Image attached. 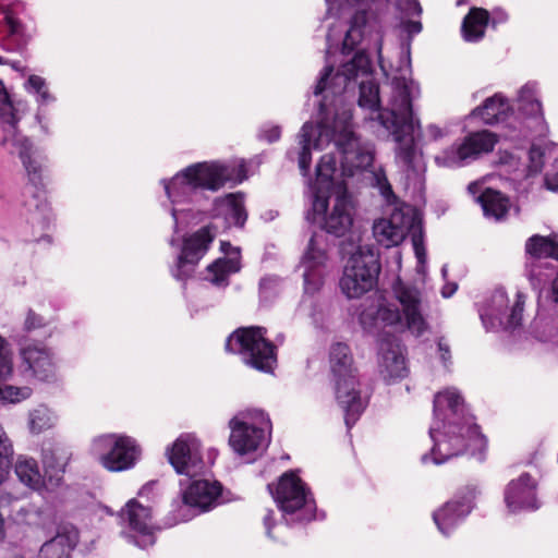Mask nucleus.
Segmentation results:
<instances>
[{
    "label": "nucleus",
    "instance_id": "f257e3e1",
    "mask_svg": "<svg viewBox=\"0 0 558 558\" xmlns=\"http://www.w3.org/2000/svg\"><path fill=\"white\" fill-rule=\"evenodd\" d=\"M328 14L338 15L345 8H355L350 26L342 41L341 53L356 52L333 71L327 63L314 95H322L319 120L305 122L298 134V147L287 151L291 160H298L301 173L308 174L312 149L323 150L333 145V151L322 156L316 167V178L310 182L313 210L325 214L324 230L335 236H343L353 225V206L347 190L339 186L332 208L327 211L328 196L333 186V175L340 163L341 174L351 177L356 170L366 169L374 160V146L362 141L354 132L352 110L345 104L348 95L359 87L357 105L369 112V120L377 121L397 143L396 159L408 173L424 169L417 148L415 131L420 128L413 114V101L420 97L418 84L412 78L410 43H402L399 65L387 76L380 88L373 78L368 51L377 53L379 65L385 70L381 56L383 37L380 20L388 10V2H326ZM332 29L327 34V62L333 44Z\"/></svg>",
    "mask_w": 558,
    "mask_h": 558
},
{
    "label": "nucleus",
    "instance_id": "f03ea898",
    "mask_svg": "<svg viewBox=\"0 0 558 558\" xmlns=\"http://www.w3.org/2000/svg\"><path fill=\"white\" fill-rule=\"evenodd\" d=\"M429 436L433 447L429 454L422 456L423 463L430 460L441 464L465 452L475 456L486 447L485 437L474 417L466 412L464 400L456 388H446L435 395Z\"/></svg>",
    "mask_w": 558,
    "mask_h": 558
},
{
    "label": "nucleus",
    "instance_id": "7ed1b4c3",
    "mask_svg": "<svg viewBox=\"0 0 558 558\" xmlns=\"http://www.w3.org/2000/svg\"><path fill=\"white\" fill-rule=\"evenodd\" d=\"M245 178L243 165L204 161L184 168L170 180H162L166 195L171 204L170 213L174 230L177 231L180 225L187 223V216L192 211L190 205L202 198L203 191L216 192L227 183H241Z\"/></svg>",
    "mask_w": 558,
    "mask_h": 558
},
{
    "label": "nucleus",
    "instance_id": "20e7f679",
    "mask_svg": "<svg viewBox=\"0 0 558 558\" xmlns=\"http://www.w3.org/2000/svg\"><path fill=\"white\" fill-rule=\"evenodd\" d=\"M392 292L398 305L381 294H376L362 305L360 324L363 329L374 332L381 326H395L407 329L416 337L422 336L428 325L424 316L425 303L421 290L398 279L392 286Z\"/></svg>",
    "mask_w": 558,
    "mask_h": 558
},
{
    "label": "nucleus",
    "instance_id": "39448f33",
    "mask_svg": "<svg viewBox=\"0 0 558 558\" xmlns=\"http://www.w3.org/2000/svg\"><path fill=\"white\" fill-rule=\"evenodd\" d=\"M374 186L388 206H393L389 217L377 219L373 223V235L375 240L385 247L400 244L407 233L412 230V243L417 258V271L424 272L426 263V251L423 245V236L418 230V217L415 209L407 204L399 203L386 174L379 170L373 173Z\"/></svg>",
    "mask_w": 558,
    "mask_h": 558
},
{
    "label": "nucleus",
    "instance_id": "423d86ee",
    "mask_svg": "<svg viewBox=\"0 0 558 558\" xmlns=\"http://www.w3.org/2000/svg\"><path fill=\"white\" fill-rule=\"evenodd\" d=\"M25 104L13 102L0 81V125L3 132L1 145L12 155H17L31 184L44 186L48 158L19 130Z\"/></svg>",
    "mask_w": 558,
    "mask_h": 558
},
{
    "label": "nucleus",
    "instance_id": "0eeeda50",
    "mask_svg": "<svg viewBox=\"0 0 558 558\" xmlns=\"http://www.w3.org/2000/svg\"><path fill=\"white\" fill-rule=\"evenodd\" d=\"M282 519L287 524L305 523L315 519L316 502L306 484L294 471L286 472L277 485H268Z\"/></svg>",
    "mask_w": 558,
    "mask_h": 558
},
{
    "label": "nucleus",
    "instance_id": "6e6552de",
    "mask_svg": "<svg viewBox=\"0 0 558 558\" xmlns=\"http://www.w3.org/2000/svg\"><path fill=\"white\" fill-rule=\"evenodd\" d=\"M229 427V445L239 456H247L266 448L269 444L271 422L259 409H246L234 415Z\"/></svg>",
    "mask_w": 558,
    "mask_h": 558
},
{
    "label": "nucleus",
    "instance_id": "1a4fd4ad",
    "mask_svg": "<svg viewBox=\"0 0 558 558\" xmlns=\"http://www.w3.org/2000/svg\"><path fill=\"white\" fill-rule=\"evenodd\" d=\"M265 335L266 329L263 327L239 328L228 337L226 349L240 354L247 365L262 372H271L277 362L276 348Z\"/></svg>",
    "mask_w": 558,
    "mask_h": 558
},
{
    "label": "nucleus",
    "instance_id": "9d476101",
    "mask_svg": "<svg viewBox=\"0 0 558 558\" xmlns=\"http://www.w3.org/2000/svg\"><path fill=\"white\" fill-rule=\"evenodd\" d=\"M380 271L378 254L371 245H360L348 259L340 289L349 299H357L374 288Z\"/></svg>",
    "mask_w": 558,
    "mask_h": 558
},
{
    "label": "nucleus",
    "instance_id": "9b49d317",
    "mask_svg": "<svg viewBox=\"0 0 558 558\" xmlns=\"http://www.w3.org/2000/svg\"><path fill=\"white\" fill-rule=\"evenodd\" d=\"M92 450L100 465L114 473L132 470L142 456L137 441L122 434H105L96 437L93 440Z\"/></svg>",
    "mask_w": 558,
    "mask_h": 558
},
{
    "label": "nucleus",
    "instance_id": "f8f14e48",
    "mask_svg": "<svg viewBox=\"0 0 558 558\" xmlns=\"http://www.w3.org/2000/svg\"><path fill=\"white\" fill-rule=\"evenodd\" d=\"M525 294L517 291L511 301L504 289H496L480 312L487 330L515 331L521 326Z\"/></svg>",
    "mask_w": 558,
    "mask_h": 558
},
{
    "label": "nucleus",
    "instance_id": "ddd939ff",
    "mask_svg": "<svg viewBox=\"0 0 558 558\" xmlns=\"http://www.w3.org/2000/svg\"><path fill=\"white\" fill-rule=\"evenodd\" d=\"M166 457L178 474L190 478L203 474L213 462L210 456L204 460L202 442L193 433L181 434L166 448Z\"/></svg>",
    "mask_w": 558,
    "mask_h": 558
},
{
    "label": "nucleus",
    "instance_id": "4468645a",
    "mask_svg": "<svg viewBox=\"0 0 558 558\" xmlns=\"http://www.w3.org/2000/svg\"><path fill=\"white\" fill-rule=\"evenodd\" d=\"M220 493L221 486L216 481L193 480L183 490L182 499L172 502L173 523L189 521L195 514L194 510H209L218 500Z\"/></svg>",
    "mask_w": 558,
    "mask_h": 558
},
{
    "label": "nucleus",
    "instance_id": "2eb2a0df",
    "mask_svg": "<svg viewBox=\"0 0 558 558\" xmlns=\"http://www.w3.org/2000/svg\"><path fill=\"white\" fill-rule=\"evenodd\" d=\"M497 143V136L489 131L469 134L460 143H454L435 157L438 166L459 168L476 160L481 155L492 151Z\"/></svg>",
    "mask_w": 558,
    "mask_h": 558
},
{
    "label": "nucleus",
    "instance_id": "dca6fc26",
    "mask_svg": "<svg viewBox=\"0 0 558 558\" xmlns=\"http://www.w3.org/2000/svg\"><path fill=\"white\" fill-rule=\"evenodd\" d=\"M303 268L304 289L306 293L317 292L329 268V254L327 238L323 232L314 233L301 259Z\"/></svg>",
    "mask_w": 558,
    "mask_h": 558
},
{
    "label": "nucleus",
    "instance_id": "f3484780",
    "mask_svg": "<svg viewBox=\"0 0 558 558\" xmlns=\"http://www.w3.org/2000/svg\"><path fill=\"white\" fill-rule=\"evenodd\" d=\"M120 519L129 529L123 531L129 542L134 543L141 548H146L155 543V526L149 507L143 506L135 499H131L125 508L121 510Z\"/></svg>",
    "mask_w": 558,
    "mask_h": 558
},
{
    "label": "nucleus",
    "instance_id": "a211bd4d",
    "mask_svg": "<svg viewBox=\"0 0 558 558\" xmlns=\"http://www.w3.org/2000/svg\"><path fill=\"white\" fill-rule=\"evenodd\" d=\"M215 235L216 233L211 227L207 226L184 239L181 254L171 270L177 280H185L193 275L196 265L208 251Z\"/></svg>",
    "mask_w": 558,
    "mask_h": 558
},
{
    "label": "nucleus",
    "instance_id": "6ab92c4d",
    "mask_svg": "<svg viewBox=\"0 0 558 558\" xmlns=\"http://www.w3.org/2000/svg\"><path fill=\"white\" fill-rule=\"evenodd\" d=\"M537 487L536 478L526 472L511 480L504 489V501L508 512L517 514L539 509Z\"/></svg>",
    "mask_w": 558,
    "mask_h": 558
},
{
    "label": "nucleus",
    "instance_id": "aec40b11",
    "mask_svg": "<svg viewBox=\"0 0 558 558\" xmlns=\"http://www.w3.org/2000/svg\"><path fill=\"white\" fill-rule=\"evenodd\" d=\"M518 110L522 119V131L536 136L545 135L547 124L544 118L542 104L537 95V84L529 82L523 85L517 97Z\"/></svg>",
    "mask_w": 558,
    "mask_h": 558
},
{
    "label": "nucleus",
    "instance_id": "412c9836",
    "mask_svg": "<svg viewBox=\"0 0 558 558\" xmlns=\"http://www.w3.org/2000/svg\"><path fill=\"white\" fill-rule=\"evenodd\" d=\"M478 493L476 486H466L461 497L448 501L433 513L434 522L441 534L448 536L466 518Z\"/></svg>",
    "mask_w": 558,
    "mask_h": 558
},
{
    "label": "nucleus",
    "instance_id": "4be33fe9",
    "mask_svg": "<svg viewBox=\"0 0 558 558\" xmlns=\"http://www.w3.org/2000/svg\"><path fill=\"white\" fill-rule=\"evenodd\" d=\"M22 365L29 375L44 383H51L57 378V362L52 350L40 343H32L20 351Z\"/></svg>",
    "mask_w": 558,
    "mask_h": 558
},
{
    "label": "nucleus",
    "instance_id": "5701e85b",
    "mask_svg": "<svg viewBox=\"0 0 558 558\" xmlns=\"http://www.w3.org/2000/svg\"><path fill=\"white\" fill-rule=\"evenodd\" d=\"M336 399L344 412V421L351 428L363 413L366 401L361 397L359 376L333 378Z\"/></svg>",
    "mask_w": 558,
    "mask_h": 558
},
{
    "label": "nucleus",
    "instance_id": "b1692460",
    "mask_svg": "<svg viewBox=\"0 0 558 558\" xmlns=\"http://www.w3.org/2000/svg\"><path fill=\"white\" fill-rule=\"evenodd\" d=\"M525 252L532 258L529 267V276L541 284L548 275L543 272L547 269L548 258L558 260V243L547 236L532 235L525 243Z\"/></svg>",
    "mask_w": 558,
    "mask_h": 558
},
{
    "label": "nucleus",
    "instance_id": "393cba45",
    "mask_svg": "<svg viewBox=\"0 0 558 558\" xmlns=\"http://www.w3.org/2000/svg\"><path fill=\"white\" fill-rule=\"evenodd\" d=\"M23 87L27 94L33 96L37 109L35 113V121L39 125L43 134H50V116L48 107L57 101L56 95L50 90L47 81L39 76L32 74L24 82Z\"/></svg>",
    "mask_w": 558,
    "mask_h": 558
},
{
    "label": "nucleus",
    "instance_id": "a878e982",
    "mask_svg": "<svg viewBox=\"0 0 558 558\" xmlns=\"http://www.w3.org/2000/svg\"><path fill=\"white\" fill-rule=\"evenodd\" d=\"M378 372L387 384H393L408 375L405 357L397 341H384L378 353Z\"/></svg>",
    "mask_w": 558,
    "mask_h": 558
},
{
    "label": "nucleus",
    "instance_id": "bb28decb",
    "mask_svg": "<svg viewBox=\"0 0 558 558\" xmlns=\"http://www.w3.org/2000/svg\"><path fill=\"white\" fill-rule=\"evenodd\" d=\"M220 250L227 255L219 258L207 267V279L217 287H227L229 276L241 269L240 251L229 242L222 241Z\"/></svg>",
    "mask_w": 558,
    "mask_h": 558
},
{
    "label": "nucleus",
    "instance_id": "cd10ccee",
    "mask_svg": "<svg viewBox=\"0 0 558 558\" xmlns=\"http://www.w3.org/2000/svg\"><path fill=\"white\" fill-rule=\"evenodd\" d=\"M469 193L481 205L486 217L500 220L509 209V199L493 189H483L478 182L468 185Z\"/></svg>",
    "mask_w": 558,
    "mask_h": 558
},
{
    "label": "nucleus",
    "instance_id": "c85d7f7f",
    "mask_svg": "<svg viewBox=\"0 0 558 558\" xmlns=\"http://www.w3.org/2000/svg\"><path fill=\"white\" fill-rule=\"evenodd\" d=\"M77 542L78 533L75 527L61 526L52 538L41 545L38 558H71Z\"/></svg>",
    "mask_w": 558,
    "mask_h": 558
},
{
    "label": "nucleus",
    "instance_id": "c756f323",
    "mask_svg": "<svg viewBox=\"0 0 558 558\" xmlns=\"http://www.w3.org/2000/svg\"><path fill=\"white\" fill-rule=\"evenodd\" d=\"M510 105L502 94H495L485 99L482 106L470 113L471 118H480L485 124L505 122L508 119Z\"/></svg>",
    "mask_w": 558,
    "mask_h": 558
},
{
    "label": "nucleus",
    "instance_id": "7c9ffc66",
    "mask_svg": "<svg viewBox=\"0 0 558 558\" xmlns=\"http://www.w3.org/2000/svg\"><path fill=\"white\" fill-rule=\"evenodd\" d=\"M506 163L514 167L518 179H529L537 175L544 167V150L538 146H532L526 153V161L521 163L514 155L507 156Z\"/></svg>",
    "mask_w": 558,
    "mask_h": 558
},
{
    "label": "nucleus",
    "instance_id": "2f4dec72",
    "mask_svg": "<svg viewBox=\"0 0 558 558\" xmlns=\"http://www.w3.org/2000/svg\"><path fill=\"white\" fill-rule=\"evenodd\" d=\"M532 333L541 342H550L558 335V306L537 314L532 323Z\"/></svg>",
    "mask_w": 558,
    "mask_h": 558
},
{
    "label": "nucleus",
    "instance_id": "473e14b6",
    "mask_svg": "<svg viewBox=\"0 0 558 558\" xmlns=\"http://www.w3.org/2000/svg\"><path fill=\"white\" fill-rule=\"evenodd\" d=\"M329 362L332 379L357 375L350 348L345 343L338 342L331 345Z\"/></svg>",
    "mask_w": 558,
    "mask_h": 558
},
{
    "label": "nucleus",
    "instance_id": "72a5a7b5",
    "mask_svg": "<svg viewBox=\"0 0 558 558\" xmlns=\"http://www.w3.org/2000/svg\"><path fill=\"white\" fill-rule=\"evenodd\" d=\"M217 215L225 217L228 225L242 227L246 221L243 198L239 194H229L215 201Z\"/></svg>",
    "mask_w": 558,
    "mask_h": 558
},
{
    "label": "nucleus",
    "instance_id": "f704fd0d",
    "mask_svg": "<svg viewBox=\"0 0 558 558\" xmlns=\"http://www.w3.org/2000/svg\"><path fill=\"white\" fill-rule=\"evenodd\" d=\"M57 413L45 404H38L27 413V429L32 435H40L58 424Z\"/></svg>",
    "mask_w": 558,
    "mask_h": 558
},
{
    "label": "nucleus",
    "instance_id": "c9c22d12",
    "mask_svg": "<svg viewBox=\"0 0 558 558\" xmlns=\"http://www.w3.org/2000/svg\"><path fill=\"white\" fill-rule=\"evenodd\" d=\"M14 472L19 481L33 490H39L44 485V477L34 458L19 456L14 464Z\"/></svg>",
    "mask_w": 558,
    "mask_h": 558
},
{
    "label": "nucleus",
    "instance_id": "e433bc0d",
    "mask_svg": "<svg viewBox=\"0 0 558 558\" xmlns=\"http://www.w3.org/2000/svg\"><path fill=\"white\" fill-rule=\"evenodd\" d=\"M489 22V13L485 9L473 8L462 22V35L469 43H475L484 37Z\"/></svg>",
    "mask_w": 558,
    "mask_h": 558
},
{
    "label": "nucleus",
    "instance_id": "4c0bfd02",
    "mask_svg": "<svg viewBox=\"0 0 558 558\" xmlns=\"http://www.w3.org/2000/svg\"><path fill=\"white\" fill-rule=\"evenodd\" d=\"M4 20L8 28L5 46L10 49H22L27 43L23 25L10 13L5 14Z\"/></svg>",
    "mask_w": 558,
    "mask_h": 558
},
{
    "label": "nucleus",
    "instance_id": "58836bf2",
    "mask_svg": "<svg viewBox=\"0 0 558 558\" xmlns=\"http://www.w3.org/2000/svg\"><path fill=\"white\" fill-rule=\"evenodd\" d=\"M14 449L12 440L4 427L0 425V485L8 475V470L13 458Z\"/></svg>",
    "mask_w": 558,
    "mask_h": 558
},
{
    "label": "nucleus",
    "instance_id": "ea45409f",
    "mask_svg": "<svg viewBox=\"0 0 558 558\" xmlns=\"http://www.w3.org/2000/svg\"><path fill=\"white\" fill-rule=\"evenodd\" d=\"M13 374V357L10 343L0 336V381L8 380Z\"/></svg>",
    "mask_w": 558,
    "mask_h": 558
},
{
    "label": "nucleus",
    "instance_id": "a19ab883",
    "mask_svg": "<svg viewBox=\"0 0 558 558\" xmlns=\"http://www.w3.org/2000/svg\"><path fill=\"white\" fill-rule=\"evenodd\" d=\"M0 400L8 401L11 403H16L26 400L33 393L32 388H29L28 386L17 387L13 385H5L3 387H0Z\"/></svg>",
    "mask_w": 558,
    "mask_h": 558
},
{
    "label": "nucleus",
    "instance_id": "79ce46f5",
    "mask_svg": "<svg viewBox=\"0 0 558 558\" xmlns=\"http://www.w3.org/2000/svg\"><path fill=\"white\" fill-rule=\"evenodd\" d=\"M281 290V280L277 276H266L260 279L259 294L262 301L272 300Z\"/></svg>",
    "mask_w": 558,
    "mask_h": 558
},
{
    "label": "nucleus",
    "instance_id": "37998d69",
    "mask_svg": "<svg viewBox=\"0 0 558 558\" xmlns=\"http://www.w3.org/2000/svg\"><path fill=\"white\" fill-rule=\"evenodd\" d=\"M396 7L407 16H415L422 13V8L417 0H396Z\"/></svg>",
    "mask_w": 558,
    "mask_h": 558
},
{
    "label": "nucleus",
    "instance_id": "c03bdc74",
    "mask_svg": "<svg viewBox=\"0 0 558 558\" xmlns=\"http://www.w3.org/2000/svg\"><path fill=\"white\" fill-rule=\"evenodd\" d=\"M258 136L268 143H274L280 138L281 129L279 125L265 124L259 130Z\"/></svg>",
    "mask_w": 558,
    "mask_h": 558
},
{
    "label": "nucleus",
    "instance_id": "a18cd8bd",
    "mask_svg": "<svg viewBox=\"0 0 558 558\" xmlns=\"http://www.w3.org/2000/svg\"><path fill=\"white\" fill-rule=\"evenodd\" d=\"M46 325V320L43 316L36 314L34 311L29 310L27 312L26 318H25V329L31 331L34 329H38L40 327H44Z\"/></svg>",
    "mask_w": 558,
    "mask_h": 558
},
{
    "label": "nucleus",
    "instance_id": "49530a36",
    "mask_svg": "<svg viewBox=\"0 0 558 558\" xmlns=\"http://www.w3.org/2000/svg\"><path fill=\"white\" fill-rule=\"evenodd\" d=\"M438 353L442 365L447 368L451 364V351L445 339L440 338L437 342Z\"/></svg>",
    "mask_w": 558,
    "mask_h": 558
},
{
    "label": "nucleus",
    "instance_id": "de8ad7c7",
    "mask_svg": "<svg viewBox=\"0 0 558 558\" xmlns=\"http://www.w3.org/2000/svg\"><path fill=\"white\" fill-rule=\"evenodd\" d=\"M425 134L429 141H438L446 135V131L436 124H429L426 126Z\"/></svg>",
    "mask_w": 558,
    "mask_h": 558
},
{
    "label": "nucleus",
    "instance_id": "09e8293b",
    "mask_svg": "<svg viewBox=\"0 0 558 558\" xmlns=\"http://www.w3.org/2000/svg\"><path fill=\"white\" fill-rule=\"evenodd\" d=\"M403 29L410 35H416L422 31V24L418 21H405L402 23Z\"/></svg>",
    "mask_w": 558,
    "mask_h": 558
},
{
    "label": "nucleus",
    "instance_id": "8fccbe9b",
    "mask_svg": "<svg viewBox=\"0 0 558 558\" xmlns=\"http://www.w3.org/2000/svg\"><path fill=\"white\" fill-rule=\"evenodd\" d=\"M545 185L548 190L558 191V172H547L545 174Z\"/></svg>",
    "mask_w": 558,
    "mask_h": 558
},
{
    "label": "nucleus",
    "instance_id": "3c124183",
    "mask_svg": "<svg viewBox=\"0 0 558 558\" xmlns=\"http://www.w3.org/2000/svg\"><path fill=\"white\" fill-rule=\"evenodd\" d=\"M508 20V14L502 9H495L492 15V24L496 26L497 24L505 23Z\"/></svg>",
    "mask_w": 558,
    "mask_h": 558
},
{
    "label": "nucleus",
    "instance_id": "603ef678",
    "mask_svg": "<svg viewBox=\"0 0 558 558\" xmlns=\"http://www.w3.org/2000/svg\"><path fill=\"white\" fill-rule=\"evenodd\" d=\"M274 513H275L274 510L268 509L266 511V514L263 518V522H264V525H265V529H266V533H267V535L269 537H272L271 529L274 526V522H272Z\"/></svg>",
    "mask_w": 558,
    "mask_h": 558
},
{
    "label": "nucleus",
    "instance_id": "864d4df0",
    "mask_svg": "<svg viewBox=\"0 0 558 558\" xmlns=\"http://www.w3.org/2000/svg\"><path fill=\"white\" fill-rule=\"evenodd\" d=\"M548 298L554 303V306H558V276L553 280L550 284Z\"/></svg>",
    "mask_w": 558,
    "mask_h": 558
},
{
    "label": "nucleus",
    "instance_id": "5fc2aeb1",
    "mask_svg": "<svg viewBox=\"0 0 558 558\" xmlns=\"http://www.w3.org/2000/svg\"><path fill=\"white\" fill-rule=\"evenodd\" d=\"M458 289V284L456 282H448L441 289V295L444 298H450L454 294Z\"/></svg>",
    "mask_w": 558,
    "mask_h": 558
},
{
    "label": "nucleus",
    "instance_id": "6e6d98bb",
    "mask_svg": "<svg viewBox=\"0 0 558 558\" xmlns=\"http://www.w3.org/2000/svg\"><path fill=\"white\" fill-rule=\"evenodd\" d=\"M16 499H17V497H14V496H12V495H11V494H9V493H3V494H1V496H0V506H2V507H3V506H7V505H9L12 500H16Z\"/></svg>",
    "mask_w": 558,
    "mask_h": 558
},
{
    "label": "nucleus",
    "instance_id": "4d7b16f0",
    "mask_svg": "<svg viewBox=\"0 0 558 558\" xmlns=\"http://www.w3.org/2000/svg\"><path fill=\"white\" fill-rule=\"evenodd\" d=\"M0 64H10L15 70H21L19 62H11L0 56Z\"/></svg>",
    "mask_w": 558,
    "mask_h": 558
},
{
    "label": "nucleus",
    "instance_id": "13d9d810",
    "mask_svg": "<svg viewBox=\"0 0 558 558\" xmlns=\"http://www.w3.org/2000/svg\"><path fill=\"white\" fill-rule=\"evenodd\" d=\"M153 486H154V483L146 484L145 486L142 487V489L140 490L138 495L143 496L144 494L150 492L153 489Z\"/></svg>",
    "mask_w": 558,
    "mask_h": 558
},
{
    "label": "nucleus",
    "instance_id": "bf43d9fd",
    "mask_svg": "<svg viewBox=\"0 0 558 558\" xmlns=\"http://www.w3.org/2000/svg\"><path fill=\"white\" fill-rule=\"evenodd\" d=\"M5 536V532H4V520L2 518V515L0 514V541H2Z\"/></svg>",
    "mask_w": 558,
    "mask_h": 558
},
{
    "label": "nucleus",
    "instance_id": "052dcab7",
    "mask_svg": "<svg viewBox=\"0 0 558 558\" xmlns=\"http://www.w3.org/2000/svg\"><path fill=\"white\" fill-rule=\"evenodd\" d=\"M441 275H442V278L446 279L447 278V275H448V267L447 265H444L442 268H441Z\"/></svg>",
    "mask_w": 558,
    "mask_h": 558
},
{
    "label": "nucleus",
    "instance_id": "680f3d73",
    "mask_svg": "<svg viewBox=\"0 0 558 558\" xmlns=\"http://www.w3.org/2000/svg\"><path fill=\"white\" fill-rule=\"evenodd\" d=\"M44 462L45 463H49V461H48V451L47 450H44Z\"/></svg>",
    "mask_w": 558,
    "mask_h": 558
},
{
    "label": "nucleus",
    "instance_id": "e2e57ef3",
    "mask_svg": "<svg viewBox=\"0 0 558 558\" xmlns=\"http://www.w3.org/2000/svg\"><path fill=\"white\" fill-rule=\"evenodd\" d=\"M12 558H24V557H23V556H20V555H16V556H14V557H12Z\"/></svg>",
    "mask_w": 558,
    "mask_h": 558
},
{
    "label": "nucleus",
    "instance_id": "0e129e2a",
    "mask_svg": "<svg viewBox=\"0 0 558 558\" xmlns=\"http://www.w3.org/2000/svg\"><path fill=\"white\" fill-rule=\"evenodd\" d=\"M170 244L174 245V239H171Z\"/></svg>",
    "mask_w": 558,
    "mask_h": 558
},
{
    "label": "nucleus",
    "instance_id": "69168bd1",
    "mask_svg": "<svg viewBox=\"0 0 558 558\" xmlns=\"http://www.w3.org/2000/svg\"><path fill=\"white\" fill-rule=\"evenodd\" d=\"M39 207H40V205H39V204H37V205H36V208H39ZM41 207L44 208L45 206L41 204Z\"/></svg>",
    "mask_w": 558,
    "mask_h": 558
}]
</instances>
